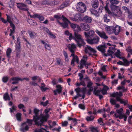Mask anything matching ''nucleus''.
Here are the masks:
<instances>
[{
    "mask_svg": "<svg viewBox=\"0 0 132 132\" xmlns=\"http://www.w3.org/2000/svg\"><path fill=\"white\" fill-rule=\"evenodd\" d=\"M28 33L30 37L32 39L34 38L36 35V33L31 30H28Z\"/></svg>",
    "mask_w": 132,
    "mask_h": 132,
    "instance_id": "nucleus-22",
    "label": "nucleus"
},
{
    "mask_svg": "<svg viewBox=\"0 0 132 132\" xmlns=\"http://www.w3.org/2000/svg\"><path fill=\"white\" fill-rule=\"evenodd\" d=\"M123 109L122 108H120L119 110H116V112L118 113L119 114H121L122 112L123 111Z\"/></svg>",
    "mask_w": 132,
    "mask_h": 132,
    "instance_id": "nucleus-55",
    "label": "nucleus"
},
{
    "mask_svg": "<svg viewBox=\"0 0 132 132\" xmlns=\"http://www.w3.org/2000/svg\"><path fill=\"white\" fill-rule=\"evenodd\" d=\"M15 0H11L9 3V7L11 8L13 7L14 5Z\"/></svg>",
    "mask_w": 132,
    "mask_h": 132,
    "instance_id": "nucleus-38",
    "label": "nucleus"
},
{
    "mask_svg": "<svg viewBox=\"0 0 132 132\" xmlns=\"http://www.w3.org/2000/svg\"><path fill=\"white\" fill-rule=\"evenodd\" d=\"M90 37L87 39V42L89 44L92 45L94 44H97L99 42L100 38L97 35L94 37Z\"/></svg>",
    "mask_w": 132,
    "mask_h": 132,
    "instance_id": "nucleus-7",
    "label": "nucleus"
},
{
    "mask_svg": "<svg viewBox=\"0 0 132 132\" xmlns=\"http://www.w3.org/2000/svg\"><path fill=\"white\" fill-rule=\"evenodd\" d=\"M114 48H115V47H109V49L108 50V53H110L111 54H113L114 53V52L111 50H113Z\"/></svg>",
    "mask_w": 132,
    "mask_h": 132,
    "instance_id": "nucleus-47",
    "label": "nucleus"
},
{
    "mask_svg": "<svg viewBox=\"0 0 132 132\" xmlns=\"http://www.w3.org/2000/svg\"><path fill=\"white\" fill-rule=\"evenodd\" d=\"M16 108L17 107L16 106L13 105L12 108H10V113H12L14 112V111L16 110Z\"/></svg>",
    "mask_w": 132,
    "mask_h": 132,
    "instance_id": "nucleus-34",
    "label": "nucleus"
},
{
    "mask_svg": "<svg viewBox=\"0 0 132 132\" xmlns=\"http://www.w3.org/2000/svg\"><path fill=\"white\" fill-rule=\"evenodd\" d=\"M10 26L11 27V28H12V29H10V34L9 35V36H12L13 34L15 32V27L14 24L10 25Z\"/></svg>",
    "mask_w": 132,
    "mask_h": 132,
    "instance_id": "nucleus-28",
    "label": "nucleus"
},
{
    "mask_svg": "<svg viewBox=\"0 0 132 132\" xmlns=\"http://www.w3.org/2000/svg\"><path fill=\"white\" fill-rule=\"evenodd\" d=\"M93 83L92 82L90 81H89L87 82V87L88 88H90L92 87V85Z\"/></svg>",
    "mask_w": 132,
    "mask_h": 132,
    "instance_id": "nucleus-58",
    "label": "nucleus"
},
{
    "mask_svg": "<svg viewBox=\"0 0 132 132\" xmlns=\"http://www.w3.org/2000/svg\"><path fill=\"white\" fill-rule=\"evenodd\" d=\"M110 102L111 104L112 105H114L116 104V101L112 98L110 99Z\"/></svg>",
    "mask_w": 132,
    "mask_h": 132,
    "instance_id": "nucleus-50",
    "label": "nucleus"
},
{
    "mask_svg": "<svg viewBox=\"0 0 132 132\" xmlns=\"http://www.w3.org/2000/svg\"><path fill=\"white\" fill-rule=\"evenodd\" d=\"M69 2V0H65L63 3L65 5V6L67 7L68 5Z\"/></svg>",
    "mask_w": 132,
    "mask_h": 132,
    "instance_id": "nucleus-62",
    "label": "nucleus"
},
{
    "mask_svg": "<svg viewBox=\"0 0 132 132\" xmlns=\"http://www.w3.org/2000/svg\"><path fill=\"white\" fill-rule=\"evenodd\" d=\"M62 18H63V20L64 21V22H67L70 23V21L67 18L65 17L63 15H62Z\"/></svg>",
    "mask_w": 132,
    "mask_h": 132,
    "instance_id": "nucleus-45",
    "label": "nucleus"
},
{
    "mask_svg": "<svg viewBox=\"0 0 132 132\" xmlns=\"http://www.w3.org/2000/svg\"><path fill=\"white\" fill-rule=\"evenodd\" d=\"M39 111V110L36 108H34V113L35 114V115L33 116V117H34V120L36 122V123H37V120L39 121L42 117H41L38 116Z\"/></svg>",
    "mask_w": 132,
    "mask_h": 132,
    "instance_id": "nucleus-9",
    "label": "nucleus"
},
{
    "mask_svg": "<svg viewBox=\"0 0 132 132\" xmlns=\"http://www.w3.org/2000/svg\"><path fill=\"white\" fill-rule=\"evenodd\" d=\"M120 27L116 25L115 27H113L112 32H114L115 35H118L120 31Z\"/></svg>",
    "mask_w": 132,
    "mask_h": 132,
    "instance_id": "nucleus-14",
    "label": "nucleus"
},
{
    "mask_svg": "<svg viewBox=\"0 0 132 132\" xmlns=\"http://www.w3.org/2000/svg\"><path fill=\"white\" fill-rule=\"evenodd\" d=\"M3 99L5 101L7 100L9 101L10 100V98L9 96L8 93L6 92L3 95Z\"/></svg>",
    "mask_w": 132,
    "mask_h": 132,
    "instance_id": "nucleus-26",
    "label": "nucleus"
},
{
    "mask_svg": "<svg viewBox=\"0 0 132 132\" xmlns=\"http://www.w3.org/2000/svg\"><path fill=\"white\" fill-rule=\"evenodd\" d=\"M131 47L130 46H128V48L126 49V50L128 52L130 53L131 54H132V49L130 48Z\"/></svg>",
    "mask_w": 132,
    "mask_h": 132,
    "instance_id": "nucleus-60",
    "label": "nucleus"
},
{
    "mask_svg": "<svg viewBox=\"0 0 132 132\" xmlns=\"http://www.w3.org/2000/svg\"><path fill=\"white\" fill-rule=\"evenodd\" d=\"M79 61V58L77 56L76 57H73L71 61V65H73L75 62H76L77 63H78Z\"/></svg>",
    "mask_w": 132,
    "mask_h": 132,
    "instance_id": "nucleus-23",
    "label": "nucleus"
},
{
    "mask_svg": "<svg viewBox=\"0 0 132 132\" xmlns=\"http://www.w3.org/2000/svg\"><path fill=\"white\" fill-rule=\"evenodd\" d=\"M56 62L57 63V65H60L61 63H62V62H61V59L60 58H56Z\"/></svg>",
    "mask_w": 132,
    "mask_h": 132,
    "instance_id": "nucleus-51",
    "label": "nucleus"
},
{
    "mask_svg": "<svg viewBox=\"0 0 132 132\" xmlns=\"http://www.w3.org/2000/svg\"><path fill=\"white\" fill-rule=\"evenodd\" d=\"M48 114L44 116H43L41 118L39 121L37 120V123L34 120V117H33V119H27L26 122L31 125H32V122L34 121L35 123V124L38 126H41L43 125L44 123L47 121L48 118Z\"/></svg>",
    "mask_w": 132,
    "mask_h": 132,
    "instance_id": "nucleus-3",
    "label": "nucleus"
},
{
    "mask_svg": "<svg viewBox=\"0 0 132 132\" xmlns=\"http://www.w3.org/2000/svg\"><path fill=\"white\" fill-rule=\"evenodd\" d=\"M98 122L100 123V124L101 125H104V124L102 120V118H100L98 120Z\"/></svg>",
    "mask_w": 132,
    "mask_h": 132,
    "instance_id": "nucleus-59",
    "label": "nucleus"
},
{
    "mask_svg": "<svg viewBox=\"0 0 132 132\" xmlns=\"http://www.w3.org/2000/svg\"><path fill=\"white\" fill-rule=\"evenodd\" d=\"M117 96L116 97V100L117 101L119 102L121 104H123L124 106L126 105L128 103V101L127 100H124L123 99H121L120 98V97L122 96V92H120L118 93L117 92Z\"/></svg>",
    "mask_w": 132,
    "mask_h": 132,
    "instance_id": "nucleus-6",
    "label": "nucleus"
},
{
    "mask_svg": "<svg viewBox=\"0 0 132 132\" xmlns=\"http://www.w3.org/2000/svg\"><path fill=\"white\" fill-rule=\"evenodd\" d=\"M21 78L18 77H14L11 78L10 79L9 81L11 82V81H13L12 82V84H15L18 83V81H20Z\"/></svg>",
    "mask_w": 132,
    "mask_h": 132,
    "instance_id": "nucleus-13",
    "label": "nucleus"
},
{
    "mask_svg": "<svg viewBox=\"0 0 132 132\" xmlns=\"http://www.w3.org/2000/svg\"><path fill=\"white\" fill-rule=\"evenodd\" d=\"M92 7L94 9L97 8L99 5V2L98 0H93L92 2Z\"/></svg>",
    "mask_w": 132,
    "mask_h": 132,
    "instance_id": "nucleus-17",
    "label": "nucleus"
},
{
    "mask_svg": "<svg viewBox=\"0 0 132 132\" xmlns=\"http://www.w3.org/2000/svg\"><path fill=\"white\" fill-rule=\"evenodd\" d=\"M6 16L7 20H5L3 18H1V20L2 21V22L5 24L7 22H8L10 23V25L14 24L12 22V21H11V17L7 14H6Z\"/></svg>",
    "mask_w": 132,
    "mask_h": 132,
    "instance_id": "nucleus-10",
    "label": "nucleus"
},
{
    "mask_svg": "<svg viewBox=\"0 0 132 132\" xmlns=\"http://www.w3.org/2000/svg\"><path fill=\"white\" fill-rule=\"evenodd\" d=\"M9 73L11 76H13L15 74L14 70L12 69H10L9 71Z\"/></svg>",
    "mask_w": 132,
    "mask_h": 132,
    "instance_id": "nucleus-57",
    "label": "nucleus"
},
{
    "mask_svg": "<svg viewBox=\"0 0 132 132\" xmlns=\"http://www.w3.org/2000/svg\"><path fill=\"white\" fill-rule=\"evenodd\" d=\"M21 44H16L15 46V50L16 51H21Z\"/></svg>",
    "mask_w": 132,
    "mask_h": 132,
    "instance_id": "nucleus-39",
    "label": "nucleus"
},
{
    "mask_svg": "<svg viewBox=\"0 0 132 132\" xmlns=\"http://www.w3.org/2000/svg\"><path fill=\"white\" fill-rule=\"evenodd\" d=\"M118 52H117L114 54L118 58L121 59L120 56H121L120 51L119 50H118Z\"/></svg>",
    "mask_w": 132,
    "mask_h": 132,
    "instance_id": "nucleus-44",
    "label": "nucleus"
},
{
    "mask_svg": "<svg viewBox=\"0 0 132 132\" xmlns=\"http://www.w3.org/2000/svg\"><path fill=\"white\" fill-rule=\"evenodd\" d=\"M11 128L10 124L7 123L5 127V130L7 132H10Z\"/></svg>",
    "mask_w": 132,
    "mask_h": 132,
    "instance_id": "nucleus-33",
    "label": "nucleus"
},
{
    "mask_svg": "<svg viewBox=\"0 0 132 132\" xmlns=\"http://www.w3.org/2000/svg\"><path fill=\"white\" fill-rule=\"evenodd\" d=\"M49 0H43L42 3L43 5L48 4Z\"/></svg>",
    "mask_w": 132,
    "mask_h": 132,
    "instance_id": "nucleus-48",
    "label": "nucleus"
},
{
    "mask_svg": "<svg viewBox=\"0 0 132 132\" xmlns=\"http://www.w3.org/2000/svg\"><path fill=\"white\" fill-rule=\"evenodd\" d=\"M110 7L112 11H116L117 14H116L118 16H120L121 15V12L120 11V8L119 6H117L115 5H113L112 4H111Z\"/></svg>",
    "mask_w": 132,
    "mask_h": 132,
    "instance_id": "nucleus-8",
    "label": "nucleus"
},
{
    "mask_svg": "<svg viewBox=\"0 0 132 132\" xmlns=\"http://www.w3.org/2000/svg\"><path fill=\"white\" fill-rule=\"evenodd\" d=\"M63 55L65 58V60L68 61L69 60L68 57L67 53L65 51H63Z\"/></svg>",
    "mask_w": 132,
    "mask_h": 132,
    "instance_id": "nucleus-41",
    "label": "nucleus"
},
{
    "mask_svg": "<svg viewBox=\"0 0 132 132\" xmlns=\"http://www.w3.org/2000/svg\"><path fill=\"white\" fill-rule=\"evenodd\" d=\"M42 91L43 92L45 91L47 89H48V88L47 87H45L44 86H39Z\"/></svg>",
    "mask_w": 132,
    "mask_h": 132,
    "instance_id": "nucleus-56",
    "label": "nucleus"
},
{
    "mask_svg": "<svg viewBox=\"0 0 132 132\" xmlns=\"http://www.w3.org/2000/svg\"><path fill=\"white\" fill-rule=\"evenodd\" d=\"M84 35L85 36V37L87 38V39L88 38H90L91 37H90L89 34V33H87L86 32H84Z\"/></svg>",
    "mask_w": 132,
    "mask_h": 132,
    "instance_id": "nucleus-63",
    "label": "nucleus"
},
{
    "mask_svg": "<svg viewBox=\"0 0 132 132\" xmlns=\"http://www.w3.org/2000/svg\"><path fill=\"white\" fill-rule=\"evenodd\" d=\"M68 47L69 51L70 52H73L75 51L76 48L75 45L74 43L72 44L71 45L69 44L68 46Z\"/></svg>",
    "mask_w": 132,
    "mask_h": 132,
    "instance_id": "nucleus-18",
    "label": "nucleus"
},
{
    "mask_svg": "<svg viewBox=\"0 0 132 132\" xmlns=\"http://www.w3.org/2000/svg\"><path fill=\"white\" fill-rule=\"evenodd\" d=\"M16 4L17 5V7L20 10L25 11L27 12V13L28 14V16H30L31 18H37L41 21H43L44 19V17L42 15L34 14L33 15H31L29 10V9L28 8L26 4L22 3H16Z\"/></svg>",
    "mask_w": 132,
    "mask_h": 132,
    "instance_id": "nucleus-1",
    "label": "nucleus"
},
{
    "mask_svg": "<svg viewBox=\"0 0 132 132\" xmlns=\"http://www.w3.org/2000/svg\"><path fill=\"white\" fill-rule=\"evenodd\" d=\"M82 20L83 21L87 23H91L92 19L91 17L86 15L83 18Z\"/></svg>",
    "mask_w": 132,
    "mask_h": 132,
    "instance_id": "nucleus-16",
    "label": "nucleus"
},
{
    "mask_svg": "<svg viewBox=\"0 0 132 132\" xmlns=\"http://www.w3.org/2000/svg\"><path fill=\"white\" fill-rule=\"evenodd\" d=\"M48 101L47 100L45 102H41L40 103V104L41 105H43L44 106H46L48 104Z\"/></svg>",
    "mask_w": 132,
    "mask_h": 132,
    "instance_id": "nucleus-40",
    "label": "nucleus"
},
{
    "mask_svg": "<svg viewBox=\"0 0 132 132\" xmlns=\"http://www.w3.org/2000/svg\"><path fill=\"white\" fill-rule=\"evenodd\" d=\"M113 26H107L105 28L106 30L107 31H112V32Z\"/></svg>",
    "mask_w": 132,
    "mask_h": 132,
    "instance_id": "nucleus-46",
    "label": "nucleus"
},
{
    "mask_svg": "<svg viewBox=\"0 0 132 132\" xmlns=\"http://www.w3.org/2000/svg\"><path fill=\"white\" fill-rule=\"evenodd\" d=\"M91 132H98L97 129L94 127H93L91 129Z\"/></svg>",
    "mask_w": 132,
    "mask_h": 132,
    "instance_id": "nucleus-64",
    "label": "nucleus"
},
{
    "mask_svg": "<svg viewBox=\"0 0 132 132\" xmlns=\"http://www.w3.org/2000/svg\"><path fill=\"white\" fill-rule=\"evenodd\" d=\"M76 9L79 12L83 13L86 10V7L85 5L82 2H79L76 5Z\"/></svg>",
    "mask_w": 132,
    "mask_h": 132,
    "instance_id": "nucleus-5",
    "label": "nucleus"
},
{
    "mask_svg": "<svg viewBox=\"0 0 132 132\" xmlns=\"http://www.w3.org/2000/svg\"><path fill=\"white\" fill-rule=\"evenodd\" d=\"M56 1H51L49 0L48 4L51 6H53L56 4Z\"/></svg>",
    "mask_w": 132,
    "mask_h": 132,
    "instance_id": "nucleus-49",
    "label": "nucleus"
},
{
    "mask_svg": "<svg viewBox=\"0 0 132 132\" xmlns=\"http://www.w3.org/2000/svg\"><path fill=\"white\" fill-rule=\"evenodd\" d=\"M96 33L101 38L105 39L108 38V37L106 35V33L103 31L101 32L97 30H96Z\"/></svg>",
    "mask_w": 132,
    "mask_h": 132,
    "instance_id": "nucleus-11",
    "label": "nucleus"
},
{
    "mask_svg": "<svg viewBox=\"0 0 132 132\" xmlns=\"http://www.w3.org/2000/svg\"><path fill=\"white\" fill-rule=\"evenodd\" d=\"M84 51L86 53L88 54L89 56H93V55H96L95 53H96L97 51L93 48L88 45H87L86 47H85Z\"/></svg>",
    "mask_w": 132,
    "mask_h": 132,
    "instance_id": "nucleus-4",
    "label": "nucleus"
},
{
    "mask_svg": "<svg viewBox=\"0 0 132 132\" xmlns=\"http://www.w3.org/2000/svg\"><path fill=\"white\" fill-rule=\"evenodd\" d=\"M81 26L82 28L85 31H88L90 29L89 25L87 24L81 23Z\"/></svg>",
    "mask_w": 132,
    "mask_h": 132,
    "instance_id": "nucleus-19",
    "label": "nucleus"
},
{
    "mask_svg": "<svg viewBox=\"0 0 132 132\" xmlns=\"http://www.w3.org/2000/svg\"><path fill=\"white\" fill-rule=\"evenodd\" d=\"M97 48L99 51L101 52L102 53H104L105 52V48H106L105 45H101L97 47Z\"/></svg>",
    "mask_w": 132,
    "mask_h": 132,
    "instance_id": "nucleus-15",
    "label": "nucleus"
},
{
    "mask_svg": "<svg viewBox=\"0 0 132 132\" xmlns=\"http://www.w3.org/2000/svg\"><path fill=\"white\" fill-rule=\"evenodd\" d=\"M21 113H18L16 114V117L17 120L19 121L21 120Z\"/></svg>",
    "mask_w": 132,
    "mask_h": 132,
    "instance_id": "nucleus-36",
    "label": "nucleus"
},
{
    "mask_svg": "<svg viewBox=\"0 0 132 132\" xmlns=\"http://www.w3.org/2000/svg\"><path fill=\"white\" fill-rule=\"evenodd\" d=\"M40 42L41 43L44 45V47L46 49H47L48 50H49L50 49L51 47L49 44H47L45 41L42 40H41Z\"/></svg>",
    "mask_w": 132,
    "mask_h": 132,
    "instance_id": "nucleus-24",
    "label": "nucleus"
},
{
    "mask_svg": "<svg viewBox=\"0 0 132 132\" xmlns=\"http://www.w3.org/2000/svg\"><path fill=\"white\" fill-rule=\"evenodd\" d=\"M57 89L56 90L59 94L62 91V87L60 85H58L56 86Z\"/></svg>",
    "mask_w": 132,
    "mask_h": 132,
    "instance_id": "nucleus-31",
    "label": "nucleus"
},
{
    "mask_svg": "<svg viewBox=\"0 0 132 132\" xmlns=\"http://www.w3.org/2000/svg\"><path fill=\"white\" fill-rule=\"evenodd\" d=\"M78 107L80 109L82 110H84L85 109V106L82 104H79Z\"/></svg>",
    "mask_w": 132,
    "mask_h": 132,
    "instance_id": "nucleus-52",
    "label": "nucleus"
},
{
    "mask_svg": "<svg viewBox=\"0 0 132 132\" xmlns=\"http://www.w3.org/2000/svg\"><path fill=\"white\" fill-rule=\"evenodd\" d=\"M111 4H112L113 5L117 4H118L119 2L118 1L116 0H110Z\"/></svg>",
    "mask_w": 132,
    "mask_h": 132,
    "instance_id": "nucleus-42",
    "label": "nucleus"
},
{
    "mask_svg": "<svg viewBox=\"0 0 132 132\" xmlns=\"http://www.w3.org/2000/svg\"><path fill=\"white\" fill-rule=\"evenodd\" d=\"M90 11L92 14H94L96 16L98 17L99 16V13L97 10L93 9H91L90 10Z\"/></svg>",
    "mask_w": 132,
    "mask_h": 132,
    "instance_id": "nucleus-25",
    "label": "nucleus"
},
{
    "mask_svg": "<svg viewBox=\"0 0 132 132\" xmlns=\"http://www.w3.org/2000/svg\"><path fill=\"white\" fill-rule=\"evenodd\" d=\"M108 15L107 14H105L104 16V20L105 22H108L110 21V20L107 18Z\"/></svg>",
    "mask_w": 132,
    "mask_h": 132,
    "instance_id": "nucleus-43",
    "label": "nucleus"
},
{
    "mask_svg": "<svg viewBox=\"0 0 132 132\" xmlns=\"http://www.w3.org/2000/svg\"><path fill=\"white\" fill-rule=\"evenodd\" d=\"M81 31H77L74 32V36L73 38L79 47L80 48L86 44L84 39L82 38L81 35L79 34Z\"/></svg>",
    "mask_w": 132,
    "mask_h": 132,
    "instance_id": "nucleus-2",
    "label": "nucleus"
},
{
    "mask_svg": "<svg viewBox=\"0 0 132 132\" xmlns=\"http://www.w3.org/2000/svg\"><path fill=\"white\" fill-rule=\"evenodd\" d=\"M122 8L123 10L125 11L126 12L128 13V14L129 17H130L131 16V12L129 11V9H128L126 6H123L122 7Z\"/></svg>",
    "mask_w": 132,
    "mask_h": 132,
    "instance_id": "nucleus-30",
    "label": "nucleus"
},
{
    "mask_svg": "<svg viewBox=\"0 0 132 132\" xmlns=\"http://www.w3.org/2000/svg\"><path fill=\"white\" fill-rule=\"evenodd\" d=\"M100 90L103 95H105L107 94V91L106 89H105L104 88H103L102 89Z\"/></svg>",
    "mask_w": 132,
    "mask_h": 132,
    "instance_id": "nucleus-61",
    "label": "nucleus"
},
{
    "mask_svg": "<svg viewBox=\"0 0 132 132\" xmlns=\"http://www.w3.org/2000/svg\"><path fill=\"white\" fill-rule=\"evenodd\" d=\"M96 88H94V94L96 96H98L99 95L101 92L100 90L98 89L96 90Z\"/></svg>",
    "mask_w": 132,
    "mask_h": 132,
    "instance_id": "nucleus-35",
    "label": "nucleus"
},
{
    "mask_svg": "<svg viewBox=\"0 0 132 132\" xmlns=\"http://www.w3.org/2000/svg\"><path fill=\"white\" fill-rule=\"evenodd\" d=\"M88 33L90 37H93V35L95 34V32L93 30H91L89 31Z\"/></svg>",
    "mask_w": 132,
    "mask_h": 132,
    "instance_id": "nucleus-54",
    "label": "nucleus"
},
{
    "mask_svg": "<svg viewBox=\"0 0 132 132\" xmlns=\"http://www.w3.org/2000/svg\"><path fill=\"white\" fill-rule=\"evenodd\" d=\"M57 22L58 23L61 27H63L64 28H67L68 26V24L66 22H64V23L60 22L59 21L57 20Z\"/></svg>",
    "mask_w": 132,
    "mask_h": 132,
    "instance_id": "nucleus-21",
    "label": "nucleus"
},
{
    "mask_svg": "<svg viewBox=\"0 0 132 132\" xmlns=\"http://www.w3.org/2000/svg\"><path fill=\"white\" fill-rule=\"evenodd\" d=\"M70 26L71 28L73 29H74V32L77 31H81V29L79 26L77 24H74L70 22Z\"/></svg>",
    "mask_w": 132,
    "mask_h": 132,
    "instance_id": "nucleus-12",
    "label": "nucleus"
},
{
    "mask_svg": "<svg viewBox=\"0 0 132 132\" xmlns=\"http://www.w3.org/2000/svg\"><path fill=\"white\" fill-rule=\"evenodd\" d=\"M9 78L7 76H4L2 78V81L4 83H6L9 80Z\"/></svg>",
    "mask_w": 132,
    "mask_h": 132,
    "instance_id": "nucleus-37",
    "label": "nucleus"
},
{
    "mask_svg": "<svg viewBox=\"0 0 132 132\" xmlns=\"http://www.w3.org/2000/svg\"><path fill=\"white\" fill-rule=\"evenodd\" d=\"M123 65L125 67L129 66L130 65V63L127 59H123Z\"/></svg>",
    "mask_w": 132,
    "mask_h": 132,
    "instance_id": "nucleus-27",
    "label": "nucleus"
},
{
    "mask_svg": "<svg viewBox=\"0 0 132 132\" xmlns=\"http://www.w3.org/2000/svg\"><path fill=\"white\" fill-rule=\"evenodd\" d=\"M12 52V50L10 48H8L6 51V55L7 57L8 58H10V54Z\"/></svg>",
    "mask_w": 132,
    "mask_h": 132,
    "instance_id": "nucleus-29",
    "label": "nucleus"
},
{
    "mask_svg": "<svg viewBox=\"0 0 132 132\" xmlns=\"http://www.w3.org/2000/svg\"><path fill=\"white\" fill-rule=\"evenodd\" d=\"M68 119L69 121L72 120V123H73V125H72L73 126H74L77 125V120L76 118H73L69 117L68 118Z\"/></svg>",
    "mask_w": 132,
    "mask_h": 132,
    "instance_id": "nucleus-20",
    "label": "nucleus"
},
{
    "mask_svg": "<svg viewBox=\"0 0 132 132\" xmlns=\"http://www.w3.org/2000/svg\"><path fill=\"white\" fill-rule=\"evenodd\" d=\"M95 117L93 116H87L86 119L87 121H93Z\"/></svg>",
    "mask_w": 132,
    "mask_h": 132,
    "instance_id": "nucleus-32",
    "label": "nucleus"
},
{
    "mask_svg": "<svg viewBox=\"0 0 132 132\" xmlns=\"http://www.w3.org/2000/svg\"><path fill=\"white\" fill-rule=\"evenodd\" d=\"M18 107L19 109H21L23 108H25V107L24 105L21 103H20L18 105Z\"/></svg>",
    "mask_w": 132,
    "mask_h": 132,
    "instance_id": "nucleus-53",
    "label": "nucleus"
}]
</instances>
